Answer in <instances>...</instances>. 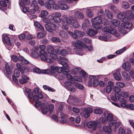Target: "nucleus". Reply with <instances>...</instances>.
I'll return each mask as SVG.
<instances>
[{"mask_svg":"<svg viewBox=\"0 0 134 134\" xmlns=\"http://www.w3.org/2000/svg\"><path fill=\"white\" fill-rule=\"evenodd\" d=\"M40 57L41 60L45 62H46L50 63L53 62L52 60L49 58L48 54L45 51H40Z\"/></svg>","mask_w":134,"mask_h":134,"instance_id":"nucleus-1","label":"nucleus"},{"mask_svg":"<svg viewBox=\"0 0 134 134\" xmlns=\"http://www.w3.org/2000/svg\"><path fill=\"white\" fill-rule=\"evenodd\" d=\"M45 27L46 30L50 32H53L56 29L57 26L54 24H52L49 25L47 24L45 25Z\"/></svg>","mask_w":134,"mask_h":134,"instance_id":"nucleus-2","label":"nucleus"},{"mask_svg":"<svg viewBox=\"0 0 134 134\" xmlns=\"http://www.w3.org/2000/svg\"><path fill=\"white\" fill-rule=\"evenodd\" d=\"M125 18L123 19V22L128 21L130 18H131L133 16L132 12L131 10L126 11L124 12Z\"/></svg>","mask_w":134,"mask_h":134,"instance_id":"nucleus-3","label":"nucleus"},{"mask_svg":"<svg viewBox=\"0 0 134 134\" xmlns=\"http://www.w3.org/2000/svg\"><path fill=\"white\" fill-rule=\"evenodd\" d=\"M99 124V122L97 121H94L93 122L90 121L88 123L87 126L89 128H91L93 127V129L95 130L96 129L97 125Z\"/></svg>","mask_w":134,"mask_h":134,"instance_id":"nucleus-4","label":"nucleus"},{"mask_svg":"<svg viewBox=\"0 0 134 134\" xmlns=\"http://www.w3.org/2000/svg\"><path fill=\"white\" fill-rule=\"evenodd\" d=\"M69 70L68 69H66V71H63V73L64 74L65 76H66V77L68 80L71 83H74L75 82V80L73 79V78L72 76L70 74L68 73Z\"/></svg>","mask_w":134,"mask_h":134,"instance_id":"nucleus-5","label":"nucleus"},{"mask_svg":"<svg viewBox=\"0 0 134 134\" xmlns=\"http://www.w3.org/2000/svg\"><path fill=\"white\" fill-rule=\"evenodd\" d=\"M104 36H99L98 37L99 39L106 41L107 40V39H109L111 37V34L110 32H105L104 33Z\"/></svg>","mask_w":134,"mask_h":134,"instance_id":"nucleus-6","label":"nucleus"},{"mask_svg":"<svg viewBox=\"0 0 134 134\" xmlns=\"http://www.w3.org/2000/svg\"><path fill=\"white\" fill-rule=\"evenodd\" d=\"M59 115L61 118L60 120V122L62 124L65 123L67 124L68 123V120L66 119V118L67 117V115H65L62 113H60Z\"/></svg>","mask_w":134,"mask_h":134,"instance_id":"nucleus-7","label":"nucleus"},{"mask_svg":"<svg viewBox=\"0 0 134 134\" xmlns=\"http://www.w3.org/2000/svg\"><path fill=\"white\" fill-rule=\"evenodd\" d=\"M48 14V12L44 10H42L41 12L40 16L43 18V21L46 23H48L49 22L48 20H47L46 18V16Z\"/></svg>","mask_w":134,"mask_h":134,"instance_id":"nucleus-8","label":"nucleus"},{"mask_svg":"<svg viewBox=\"0 0 134 134\" xmlns=\"http://www.w3.org/2000/svg\"><path fill=\"white\" fill-rule=\"evenodd\" d=\"M83 46L85 48H88V47L86 44L83 43L81 41L79 40L77 41L76 42V47L79 49H81Z\"/></svg>","mask_w":134,"mask_h":134,"instance_id":"nucleus-9","label":"nucleus"},{"mask_svg":"<svg viewBox=\"0 0 134 134\" xmlns=\"http://www.w3.org/2000/svg\"><path fill=\"white\" fill-rule=\"evenodd\" d=\"M83 111L86 113L85 114L84 116L85 118H87L90 116V113H91L93 112V110L91 108H87L83 109Z\"/></svg>","mask_w":134,"mask_h":134,"instance_id":"nucleus-10","label":"nucleus"},{"mask_svg":"<svg viewBox=\"0 0 134 134\" xmlns=\"http://www.w3.org/2000/svg\"><path fill=\"white\" fill-rule=\"evenodd\" d=\"M59 3L60 5V9L62 10H65L68 9L69 7L66 4L64 1H60L59 2Z\"/></svg>","mask_w":134,"mask_h":134,"instance_id":"nucleus-11","label":"nucleus"},{"mask_svg":"<svg viewBox=\"0 0 134 134\" xmlns=\"http://www.w3.org/2000/svg\"><path fill=\"white\" fill-rule=\"evenodd\" d=\"M127 21L123 22V23L121 24V26L124 28L130 29L132 27V23H129Z\"/></svg>","mask_w":134,"mask_h":134,"instance_id":"nucleus-12","label":"nucleus"},{"mask_svg":"<svg viewBox=\"0 0 134 134\" xmlns=\"http://www.w3.org/2000/svg\"><path fill=\"white\" fill-rule=\"evenodd\" d=\"M122 67L123 69L125 71H129L131 68L130 63L128 62H127L124 63L122 65Z\"/></svg>","mask_w":134,"mask_h":134,"instance_id":"nucleus-13","label":"nucleus"},{"mask_svg":"<svg viewBox=\"0 0 134 134\" xmlns=\"http://www.w3.org/2000/svg\"><path fill=\"white\" fill-rule=\"evenodd\" d=\"M20 71L22 74H24L25 72L24 70L22 69L19 70L15 69L14 71V75L13 76H16V77H18L20 75Z\"/></svg>","mask_w":134,"mask_h":134,"instance_id":"nucleus-14","label":"nucleus"},{"mask_svg":"<svg viewBox=\"0 0 134 134\" xmlns=\"http://www.w3.org/2000/svg\"><path fill=\"white\" fill-rule=\"evenodd\" d=\"M111 126H110L109 124V126H106L104 125L103 126V129L104 131L106 133L108 134H110L112 132L111 128Z\"/></svg>","mask_w":134,"mask_h":134,"instance_id":"nucleus-15","label":"nucleus"},{"mask_svg":"<svg viewBox=\"0 0 134 134\" xmlns=\"http://www.w3.org/2000/svg\"><path fill=\"white\" fill-rule=\"evenodd\" d=\"M102 19L100 17H96L92 19V24H100L102 22Z\"/></svg>","mask_w":134,"mask_h":134,"instance_id":"nucleus-16","label":"nucleus"},{"mask_svg":"<svg viewBox=\"0 0 134 134\" xmlns=\"http://www.w3.org/2000/svg\"><path fill=\"white\" fill-rule=\"evenodd\" d=\"M3 41L4 43H6L7 45L10 46L11 45V42L8 36H5L3 37V35H2Z\"/></svg>","mask_w":134,"mask_h":134,"instance_id":"nucleus-17","label":"nucleus"},{"mask_svg":"<svg viewBox=\"0 0 134 134\" xmlns=\"http://www.w3.org/2000/svg\"><path fill=\"white\" fill-rule=\"evenodd\" d=\"M29 78L28 77L24 75H22L21 76V78L19 80L20 83L21 84H24L27 82V80Z\"/></svg>","mask_w":134,"mask_h":134,"instance_id":"nucleus-18","label":"nucleus"},{"mask_svg":"<svg viewBox=\"0 0 134 134\" xmlns=\"http://www.w3.org/2000/svg\"><path fill=\"white\" fill-rule=\"evenodd\" d=\"M98 32L97 30H95L94 29H89L87 32V34L91 36H93L96 34Z\"/></svg>","mask_w":134,"mask_h":134,"instance_id":"nucleus-19","label":"nucleus"},{"mask_svg":"<svg viewBox=\"0 0 134 134\" xmlns=\"http://www.w3.org/2000/svg\"><path fill=\"white\" fill-rule=\"evenodd\" d=\"M110 126H114L115 127L114 128V130H115L116 128L118 127L120 125V122H117L115 120H113L111 121L109 123Z\"/></svg>","mask_w":134,"mask_h":134,"instance_id":"nucleus-20","label":"nucleus"},{"mask_svg":"<svg viewBox=\"0 0 134 134\" xmlns=\"http://www.w3.org/2000/svg\"><path fill=\"white\" fill-rule=\"evenodd\" d=\"M114 76L115 79L117 80H120L121 79V76L120 71L116 70V72L114 73Z\"/></svg>","mask_w":134,"mask_h":134,"instance_id":"nucleus-21","label":"nucleus"},{"mask_svg":"<svg viewBox=\"0 0 134 134\" xmlns=\"http://www.w3.org/2000/svg\"><path fill=\"white\" fill-rule=\"evenodd\" d=\"M75 119L74 118L71 117L70 118L69 120H68L67 124H69L72 126L75 127Z\"/></svg>","mask_w":134,"mask_h":134,"instance_id":"nucleus-22","label":"nucleus"},{"mask_svg":"<svg viewBox=\"0 0 134 134\" xmlns=\"http://www.w3.org/2000/svg\"><path fill=\"white\" fill-rule=\"evenodd\" d=\"M110 22L112 24L116 27L118 26L120 24V22L116 19H111L110 20Z\"/></svg>","mask_w":134,"mask_h":134,"instance_id":"nucleus-23","label":"nucleus"},{"mask_svg":"<svg viewBox=\"0 0 134 134\" xmlns=\"http://www.w3.org/2000/svg\"><path fill=\"white\" fill-rule=\"evenodd\" d=\"M121 104V106L123 107H126L127 104H126V100L124 98L121 99L119 100Z\"/></svg>","mask_w":134,"mask_h":134,"instance_id":"nucleus-24","label":"nucleus"},{"mask_svg":"<svg viewBox=\"0 0 134 134\" xmlns=\"http://www.w3.org/2000/svg\"><path fill=\"white\" fill-rule=\"evenodd\" d=\"M96 78V76L94 75H90L89 77V80L88 84L89 86H92L93 82Z\"/></svg>","mask_w":134,"mask_h":134,"instance_id":"nucleus-25","label":"nucleus"},{"mask_svg":"<svg viewBox=\"0 0 134 134\" xmlns=\"http://www.w3.org/2000/svg\"><path fill=\"white\" fill-rule=\"evenodd\" d=\"M51 70L50 71V73L51 75L55 76V74L56 75L57 74V73L55 67L51 66Z\"/></svg>","mask_w":134,"mask_h":134,"instance_id":"nucleus-26","label":"nucleus"},{"mask_svg":"<svg viewBox=\"0 0 134 134\" xmlns=\"http://www.w3.org/2000/svg\"><path fill=\"white\" fill-rule=\"evenodd\" d=\"M47 51L48 53L51 54L54 53V49L51 46L49 45L47 46Z\"/></svg>","mask_w":134,"mask_h":134,"instance_id":"nucleus-27","label":"nucleus"},{"mask_svg":"<svg viewBox=\"0 0 134 134\" xmlns=\"http://www.w3.org/2000/svg\"><path fill=\"white\" fill-rule=\"evenodd\" d=\"M31 56L32 57L35 58H38L40 56L39 53L35 51L32 52L31 53Z\"/></svg>","mask_w":134,"mask_h":134,"instance_id":"nucleus-28","label":"nucleus"},{"mask_svg":"<svg viewBox=\"0 0 134 134\" xmlns=\"http://www.w3.org/2000/svg\"><path fill=\"white\" fill-rule=\"evenodd\" d=\"M5 68L7 74L8 75L10 74L11 73V71L9 66L7 63L5 64Z\"/></svg>","mask_w":134,"mask_h":134,"instance_id":"nucleus-29","label":"nucleus"},{"mask_svg":"<svg viewBox=\"0 0 134 134\" xmlns=\"http://www.w3.org/2000/svg\"><path fill=\"white\" fill-rule=\"evenodd\" d=\"M32 4L33 5L34 8L35 10L38 11L39 9V7L38 5L37 1L35 0H34L32 2Z\"/></svg>","mask_w":134,"mask_h":134,"instance_id":"nucleus-30","label":"nucleus"},{"mask_svg":"<svg viewBox=\"0 0 134 134\" xmlns=\"http://www.w3.org/2000/svg\"><path fill=\"white\" fill-rule=\"evenodd\" d=\"M110 8L114 13H117L120 12L119 10L113 5H111Z\"/></svg>","mask_w":134,"mask_h":134,"instance_id":"nucleus-31","label":"nucleus"},{"mask_svg":"<svg viewBox=\"0 0 134 134\" xmlns=\"http://www.w3.org/2000/svg\"><path fill=\"white\" fill-rule=\"evenodd\" d=\"M122 75L123 78L127 80L130 79V77L128 74L125 71H123L122 73Z\"/></svg>","mask_w":134,"mask_h":134,"instance_id":"nucleus-32","label":"nucleus"},{"mask_svg":"<svg viewBox=\"0 0 134 134\" xmlns=\"http://www.w3.org/2000/svg\"><path fill=\"white\" fill-rule=\"evenodd\" d=\"M60 35L62 37L64 38H68V34L65 31H63L60 32Z\"/></svg>","mask_w":134,"mask_h":134,"instance_id":"nucleus-33","label":"nucleus"},{"mask_svg":"<svg viewBox=\"0 0 134 134\" xmlns=\"http://www.w3.org/2000/svg\"><path fill=\"white\" fill-rule=\"evenodd\" d=\"M80 74L82 75L83 78L86 79L88 77L87 74L83 70H81L80 71Z\"/></svg>","mask_w":134,"mask_h":134,"instance_id":"nucleus-34","label":"nucleus"},{"mask_svg":"<svg viewBox=\"0 0 134 134\" xmlns=\"http://www.w3.org/2000/svg\"><path fill=\"white\" fill-rule=\"evenodd\" d=\"M111 87L110 86H107L106 88L104 89L103 90V93H109L111 91Z\"/></svg>","mask_w":134,"mask_h":134,"instance_id":"nucleus-35","label":"nucleus"},{"mask_svg":"<svg viewBox=\"0 0 134 134\" xmlns=\"http://www.w3.org/2000/svg\"><path fill=\"white\" fill-rule=\"evenodd\" d=\"M92 26L93 27L96 29L99 30L102 28V26L100 24H92Z\"/></svg>","mask_w":134,"mask_h":134,"instance_id":"nucleus-36","label":"nucleus"},{"mask_svg":"<svg viewBox=\"0 0 134 134\" xmlns=\"http://www.w3.org/2000/svg\"><path fill=\"white\" fill-rule=\"evenodd\" d=\"M94 112L95 114L99 115L102 114L103 113V110L99 108L94 109Z\"/></svg>","mask_w":134,"mask_h":134,"instance_id":"nucleus-37","label":"nucleus"},{"mask_svg":"<svg viewBox=\"0 0 134 134\" xmlns=\"http://www.w3.org/2000/svg\"><path fill=\"white\" fill-rule=\"evenodd\" d=\"M34 25L37 27L39 28L40 30H43L44 28L38 22H35L34 23Z\"/></svg>","mask_w":134,"mask_h":134,"instance_id":"nucleus-38","label":"nucleus"},{"mask_svg":"<svg viewBox=\"0 0 134 134\" xmlns=\"http://www.w3.org/2000/svg\"><path fill=\"white\" fill-rule=\"evenodd\" d=\"M105 12L108 18L111 19L113 18V15L109 11L107 10L105 11Z\"/></svg>","mask_w":134,"mask_h":134,"instance_id":"nucleus-39","label":"nucleus"},{"mask_svg":"<svg viewBox=\"0 0 134 134\" xmlns=\"http://www.w3.org/2000/svg\"><path fill=\"white\" fill-rule=\"evenodd\" d=\"M117 16L119 19H122L123 21V19L125 18V17L124 14V13H119L118 14Z\"/></svg>","mask_w":134,"mask_h":134,"instance_id":"nucleus-40","label":"nucleus"},{"mask_svg":"<svg viewBox=\"0 0 134 134\" xmlns=\"http://www.w3.org/2000/svg\"><path fill=\"white\" fill-rule=\"evenodd\" d=\"M116 85L118 87L121 88H123L125 86V84L124 83L121 82H117L116 83Z\"/></svg>","mask_w":134,"mask_h":134,"instance_id":"nucleus-41","label":"nucleus"},{"mask_svg":"<svg viewBox=\"0 0 134 134\" xmlns=\"http://www.w3.org/2000/svg\"><path fill=\"white\" fill-rule=\"evenodd\" d=\"M122 6L125 9H128L129 7V5L128 2L126 1H123L122 2Z\"/></svg>","mask_w":134,"mask_h":134,"instance_id":"nucleus-42","label":"nucleus"},{"mask_svg":"<svg viewBox=\"0 0 134 134\" xmlns=\"http://www.w3.org/2000/svg\"><path fill=\"white\" fill-rule=\"evenodd\" d=\"M69 24H66L65 23H63L62 26V28L65 30H68L69 29Z\"/></svg>","mask_w":134,"mask_h":134,"instance_id":"nucleus-43","label":"nucleus"},{"mask_svg":"<svg viewBox=\"0 0 134 134\" xmlns=\"http://www.w3.org/2000/svg\"><path fill=\"white\" fill-rule=\"evenodd\" d=\"M68 53L67 51L65 49H63L60 52V54L63 56H64Z\"/></svg>","mask_w":134,"mask_h":134,"instance_id":"nucleus-44","label":"nucleus"},{"mask_svg":"<svg viewBox=\"0 0 134 134\" xmlns=\"http://www.w3.org/2000/svg\"><path fill=\"white\" fill-rule=\"evenodd\" d=\"M59 64H61L63 66L64 68H65L66 69V68H68V64L66 62L64 61H62L60 63H59Z\"/></svg>","mask_w":134,"mask_h":134,"instance_id":"nucleus-45","label":"nucleus"},{"mask_svg":"<svg viewBox=\"0 0 134 134\" xmlns=\"http://www.w3.org/2000/svg\"><path fill=\"white\" fill-rule=\"evenodd\" d=\"M51 40L54 42H61V40L59 38L56 37H52L51 38Z\"/></svg>","mask_w":134,"mask_h":134,"instance_id":"nucleus-46","label":"nucleus"},{"mask_svg":"<svg viewBox=\"0 0 134 134\" xmlns=\"http://www.w3.org/2000/svg\"><path fill=\"white\" fill-rule=\"evenodd\" d=\"M113 116L111 114H109L107 115V119L108 121L111 122V121L114 120H113Z\"/></svg>","mask_w":134,"mask_h":134,"instance_id":"nucleus-47","label":"nucleus"},{"mask_svg":"<svg viewBox=\"0 0 134 134\" xmlns=\"http://www.w3.org/2000/svg\"><path fill=\"white\" fill-rule=\"evenodd\" d=\"M120 95L122 97L125 98H127L129 97V94L124 91H122L120 93Z\"/></svg>","mask_w":134,"mask_h":134,"instance_id":"nucleus-48","label":"nucleus"},{"mask_svg":"<svg viewBox=\"0 0 134 134\" xmlns=\"http://www.w3.org/2000/svg\"><path fill=\"white\" fill-rule=\"evenodd\" d=\"M110 34H114V36H118V35L116 34L117 31L116 30L114 29L110 28Z\"/></svg>","mask_w":134,"mask_h":134,"instance_id":"nucleus-49","label":"nucleus"},{"mask_svg":"<svg viewBox=\"0 0 134 134\" xmlns=\"http://www.w3.org/2000/svg\"><path fill=\"white\" fill-rule=\"evenodd\" d=\"M52 7L54 9L59 10L60 9V5L57 4H54Z\"/></svg>","mask_w":134,"mask_h":134,"instance_id":"nucleus-50","label":"nucleus"},{"mask_svg":"<svg viewBox=\"0 0 134 134\" xmlns=\"http://www.w3.org/2000/svg\"><path fill=\"white\" fill-rule=\"evenodd\" d=\"M118 134H125V131L124 129L122 127L120 128L119 130Z\"/></svg>","mask_w":134,"mask_h":134,"instance_id":"nucleus-51","label":"nucleus"},{"mask_svg":"<svg viewBox=\"0 0 134 134\" xmlns=\"http://www.w3.org/2000/svg\"><path fill=\"white\" fill-rule=\"evenodd\" d=\"M84 34V33L83 32L76 30V35H77L79 36L82 37L83 36Z\"/></svg>","mask_w":134,"mask_h":134,"instance_id":"nucleus-52","label":"nucleus"},{"mask_svg":"<svg viewBox=\"0 0 134 134\" xmlns=\"http://www.w3.org/2000/svg\"><path fill=\"white\" fill-rule=\"evenodd\" d=\"M64 23H65L67 24L70 25L72 23V20L69 18L67 17L65 18V21L64 22Z\"/></svg>","mask_w":134,"mask_h":134,"instance_id":"nucleus-53","label":"nucleus"},{"mask_svg":"<svg viewBox=\"0 0 134 134\" xmlns=\"http://www.w3.org/2000/svg\"><path fill=\"white\" fill-rule=\"evenodd\" d=\"M36 11H37L35 10L34 8L32 9L28 8L27 10V12L31 14H34Z\"/></svg>","mask_w":134,"mask_h":134,"instance_id":"nucleus-54","label":"nucleus"},{"mask_svg":"<svg viewBox=\"0 0 134 134\" xmlns=\"http://www.w3.org/2000/svg\"><path fill=\"white\" fill-rule=\"evenodd\" d=\"M93 85L94 86L96 87L98 85V80L97 78H96L93 82Z\"/></svg>","mask_w":134,"mask_h":134,"instance_id":"nucleus-55","label":"nucleus"},{"mask_svg":"<svg viewBox=\"0 0 134 134\" xmlns=\"http://www.w3.org/2000/svg\"><path fill=\"white\" fill-rule=\"evenodd\" d=\"M126 49V47H124L123 48L120 49L119 50L117 51L116 52V54H119L125 51Z\"/></svg>","mask_w":134,"mask_h":134,"instance_id":"nucleus-56","label":"nucleus"},{"mask_svg":"<svg viewBox=\"0 0 134 134\" xmlns=\"http://www.w3.org/2000/svg\"><path fill=\"white\" fill-rule=\"evenodd\" d=\"M100 122H102L104 124H106L107 123V121L106 119L103 117H101L99 119Z\"/></svg>","mask_w":134,"mask_h":134,"instance_id":"nucleus-57","label":"nucleus"},{"mask_svg":"<svg viewBox=\"0 0 134 134\" xmlns=\"http://www.w3.org/2000/svg\"><path fill=\"white\" fill-rule=\"evenodd\" d=\"M113 90L116 93H119L120 92L121 90L120 88H119L118 87L114 86L113 88Z\"/></svg>","mask_w":134,"mask_h":134,"instance_id":"nucleus-58","label":"nucleus"},{"mask_svg":"<svg viewBox=\"0 0 134 134\" xmlns=\"http://www.w3.org/2000/svg\"><path fill=\"white\" fill-rule=\"evenodd\" d=\"M41 72L42 74H50V70L48 69L42 70Z\"/></svg>","mask_w":134,"mask_h":134,"instance_id":"nucleus-59","label":"nucleus"},{"mask_svg":"<svg viewBox=\"0 0 134 134\" xmlns=\"http://www.w3.org/2000/svg\"><path fill=\"white\" fill-rule=\"evenodd\" d=\"M57 74L58 73H61L63 70V68L61 67H55Z\"/></svg>","mask_w":134,"mask_h":134,"instance_id":"nucleus-60","label":"nucleus"},{"mask_svg":"<svg viewBox=\"0 0 134 134\" xmlns=\"http://www.w3.org/2000/svg\"><path fill=\"white\" fill-rule=\"evenodd\" d=\"M53 19L54 21L56 23H59L61 21V20L60 18L57 17H54Z\"/></svg>","mask_w":134,"mask_h":134,"instance_id":"nucleus-61","label":"nucleus"},{"mask_svg":"<svg viewBox=\"0 0 134 134\" xmlns=\"http://www.w3.org/2000/svg\"><path fill=\"white\" fill-rule=\"evenodd\" d=\"M76 86L80 89H82L84 88L83 86L81 84L76 82Z\"/></svg>","mask_w":134,"mask_h":134,"instance_id":"nucleus-62","label":"nucleus"},{"mask_svg":"<svg viewBox=\"0 0 134 134\" xmlns=\"http://www.w3.org/2000/svg\"><path fill=\"white\" fill-rule=\"evenodd\" d=\"M1 5L2 7H6L7 6V5L5 1H1L0 2Z\"/></svg>","mask_w":134,"mask_h":134,"instance_id":"nucleus-63","label":"nucleus"},{"mask_svg":"<svg viewBox=\"0 0 134 134\" xmlns=\"http://www.w3.org/2000/svg\"><path fill=\"white\" fill-rule=\"evenodd\" d=\"M49 56L51 57L53 59H56L58 57L57 55L53 53L50 54Z\"/></svg>","mask_w":134,"mask_h":134,"instance_id":"nucleus-64","label":"nucleus"}]
</instances>
